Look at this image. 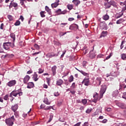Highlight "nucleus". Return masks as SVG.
Segmentation results:
<instances>
[{"label": "nucleus", "instance_id": "obj_1", "mask_svg": "<svg viewBox=\"0 0 126 126\" xmlns=\"http://www.w3.org/2000/svg\"><path fill=\"white\" fill-rule=\"evenodd\" d=\"M15 121V119H14V116H12L10 118L6 119L5 120V123L7 126H13V124L14 121Z\"/></svg>", "mask_w": 126, "mask_h": 126}, {"label": "nucleus", "instance_id": "obj_2", "mask_svg": "<svg viewBox=\"0 0 126 126\" xmlns=\"http://www.w3.org/2000/svg\"><path fill=\"white\" fill-rule=\"evenodd\" d=\"M17 95H19V96H21V95H22L21 89H19L17 91H13L10 94V97H12V96H14V97H17Z\"/></svg>", "mask_w": 126, "mask_h": 126}, {"label": "nucleus", "instance_id": "obj_3", "mask_svg": "<svg viewBox=\"0 0 126 126\" xmlns=\"http://www.w3.org/2000/svg\"><path fill=\"white\" fill-rule=\"evenodd\" d=\"M106 90H107V86L103 85L102 86L101 89L100 90V98H102L103 97V95L105 94V92H106Z\"/></svg>", "mask_w": 126, "mask_h": 126}, {"label": "nucleus", "instance_id": "obj_4", "mask_svg": "<svg viewBox=\"0 0 126 126\" xmlns=\"http://www.w3.org/2000/svg\"><path fill=\"white\" fill-rule=\"evenodd\" d=\"M16 84V81L15 80H13L10 81L6 84L7 86L9 87H12V86H14V85Z\"/></svg>", "mask_w": 126, "mask_h": 126}, {"label": "nucleus", "instance_id": "obj_5", "mask_svg": "<svg viewBox=\"0 0 126 126\" xmlns=\"http://www.w3.org/2000/svg\"><path fill=\"white\" fill-rule=\"evenodd\" d=\"M83 83H84V85H85V86H89V83H90L89 79V78L84 79V80L82 82V84H83Z\"/></svg>", "mask_w": 126, "mask_h": 126}, {"label": "nucleus", "instance_id": "obj_6", "mask_svg": "<svg viewBox=\"0 0 126 126\" xmlns=\"http://www.w3.org/2000/svg\"><path fill=\"white\" fill-rule=\"evenodd\" d=\"M94 99H93V102L94 103H97V101H98V98L99 97V94L97 93H95L94 95Z\"/></svg>", "mask_w": 126, "mask_h": 126}, {"label": "nucleus", "instance_id": "obj_7", "mask_svg": "<svg viewBox=\"0 0 126 126\" xmlns=\"http://www.w3.org/2000/svg\"><path fill=\"white\" fill-rule=\"evenodd\" d=\"M3 49H4L5 50H6L7 51H8V50H9V42H4L3 44Z\"/></svg>", "mask_w": 126, "mask_h": 126}, {"label": "nucleus", "instance_id": "obj_8", "mask_svg": "<svg viewBox=\"0 0 126 126\" xmlns=\"http://www.w3.org/2000/svg\"><path fill=\"white\" fill-rule=\"evenodd\" d=\"M117 105L118 107L121 108V109H126V105L124 103L118 102L117 103Z\"/></svg>", "mask_w": 126, "mask_h": 126}, {"label": "nucleus", "instance_id": "obj_9", "mask_svg": "<svg viewBox=\"0 0 126 126\" xmlns=\"http://www.w3.org/2000/svg\"><path fill=\"white\" fill-rule=\"evenodd\" d=\"M60 2V0H56V1L51 4V7H52V8H56L57 7V6H58V5H59V3Z\"/></svg>", "mask_w": 126, "mask_h": 126}, {"label": "nucleus", "instance_id": "obj_10", "mask_svg": "<svg viewBox=\"0 0 126 126\" xmlns=\"http://www.w3.org/2000/svg\"><path fill=\"white\" fill-rule=\"evenodd\" d=\"M75 69H76V70H78V71L80 72V73L83 74V75H84V76H88V75H89V73H86V72H84V71H83V70H80L78 69L77 68H75Z\"/></svg>", "mask_w": 126, "mask_h": 126}, {"label": "nucleus", "instance_id": "obj_11", "mask_svg": "<svg viewBox=\"0 0 126 126\" xmlns=\"http://www.w3.org/2000/svg\"><path fill=\"white\" fill-rule=\"evenodd\" d=\"M100 27L102 28V29H104V30H107L108 29L107 25L104 23H100Z\"/></svg>", "mask_w": 126, "mask_h": 126}, {"label": "nucleus", "instance_id": "obj_12", "mask_svg": "<svg viewBox=\"0 0 126 126\" xmlns=\"http://www.w3.org/2000/svg\"><path fill=\"white\" fill-rule=\"evenodd\" d=\"M18 4L17 3H14L11 1V2L10 3V5H9V8H11V7H17Z\"/></svg>", "mask_w": 126, "mask_h": 126}, {"label": "nucleus", "instance_id": "obj_13", "mask_svg": "<svg viewBox=\"0 0 126 126\" xmlns=\"http://www.w3.org/2000/svg\"><path fill=\"white\" fill-rule=\"evenodd\" d=\"M96 55H95V53L93 52V51L92 50L90 51V53H89V57L91 59H94V58H95Z\"/></svg>", "mask_w": 126, "mask_h": 126}, {"label": "nucleus", "instance_id": "obj_14", "mask_svg": "<svg viewBox=\"0 0 126 126\" xmlns=\"http://www.w3.org/2000/svg\"><path fill=\"white\" fill-rule=\"evenodd\" d=\"M102 81V78L98 77L96 79V82L97 85H101V82Z\"/></svg>", "mask_w": 126, "mask_h": 126}, {"label": "nucleus", "instance_id": "obj_15", "mask_svg": "<svg viewBox=\"0 0 126 126\" xmlns=\"http://www.w3.org/2000/svg\"><path fill=\"white\" fill-rule=\"evenodd\" d=\"M18 109V105L15 104L14 105H12L11 107V110L13 112H16V110Z\"/></svg>", "mask_w": 126, "mask_h": 126}, {"label": "nucleus", "instance_id": "obj_16", "mask_svg": "<svg viewBox=\"0 0 126 126\" xmlns=\"http://www.w3.org/2000/svg\"><path fill=\"white\" fill-rule=\"evenodd\" d=\"M27 88L29 89H31V88H33L34 87V83L33 82H29L28 83Z\"/></svg>", "mask_w": 126, "mask_h": 126}, {"label": "nucleus", "instance_id": "obj_17", "mask_svg": "<svg viewBox=\"0 0 126 126\" xmlns=\"http://www.w3.org/2000/svg\"><path fill=\"white\" fill-rule=\"evenodd\" d=\"M29 79H30V77L28 75H27L24 78V83L26 84L28 81H29Z\"/></svg>", "mask_w": 126, "mask_h": 126}, {"label": "nucleus", "instance_id": "obj_18", "mask_svg": "<svg viewBox=\"0 0 126 126\" xmlns=\"http://www.w3.org/2000/svg\"><path fill=\"white\" fill-rule=\"evenodd\" d=\"M52 71L53 72V75H56V73H57L56 70H57V66L54 65L52 67Z\"/></svg>", "mask_w": 126, "mask_h": 126}, {"label": "nucleus", "instance_id": "obj_19", "mask_svg": "<svg viewBox=\"0 0 126 126\" xmlns=\"http://www.w3.org/2000/svg\"><path fill=\"white\" fill-rule=\"evenodd\" d=\"M63 81L62 79H59L57 81L56 84L58 85V86H61V85H63Z\"/></svg>", "mask_w": 126, "mask_h": 126}, {"label": "nucleus", "instance_id": "obj_20", "mask_svg": "<svg viewBox=\"0 0 126 126\" xmlns=\"http://www.w3.org/2000/svg\"><path fill=\"white\" fill-rule=\"evenodd\" d=\"M104 5L105 7V9L110 8L111 7V4H110V2L108 1L107 2H105Z\"/></svg>", "mask_w": 126, "mask_h": 126}, {"label": "nucleus", "instance_id": "obj_21", "mask_svg": "<svg viewBox=\"0 0 126 126\" xmlns=\"http://www.w3.org/2000/svg\"><path fill=\"white\" fill-rule=\"evenodd\" d=\"M109 3L110 4V6L111 5H113V6H114V7H117V3H116V2L114 0H111L109 1Z\"/></svg>", "mask_w": 126, "mask_h": 126}, {"label": "nucleus", "instance_id": "obj_22", "mask_svg": "<svg viewBox=\"0 0 126 126\" xmlns=\"http://www.w3.org/2000/svg\"><path fill=\"white\" fill-rule=\"evenodd\" d=\"M107 31H102L100 34V38H102V37H106V36L107 35Z\"/></svg>", "mask_w": 126, "mask_h": 126}, {"label": "nucleus", "instance_id": "obj_23", "mask_svg": "<svg viewBox=\"0 0 126 126\" xmlns=\"http://www.w3.org/2000/svg\"><path fill=\"white\" fill-rule=\"evenodd\" d=\"M32 79H33L34 81H37L38 80V75L36 73H34L32 77Z\"/></svg>", "mask_w": 126, "mask_h": 126}, {"label": "nucleus", "instance_id": "obj_24", "mask_svg": "<svg viewBox=\"0 0 126 126\" xmlns=\"http://www.w3.org/2000/svg\"><path fill=\"white\" fill-rule=\"evenodd\" d=\"M43 102L46 105H51V101H49V99H48L47 98H44Z\"/></svg>", "mask_w": 126, "mask_h": 126}, {"label": "nucleus", "instance_id": "obj_25", "mask_svg": "<svg viewBox=\"0 0 126 126\" xmlns=\"http://www.w3.org/2000/svg\"><path fill=\"white\" fill-rule=\"evenodd\" d=\"M118 95H119V91H115L113 92V93L112 94L113 97H117L118 96Z\"/></svg>", "mask_w": 126, "mask_h": 126}, {"label": "nucleus", "instance_id": "obj_26", "mask_svg": "<svg viewBox=\"0 0 126 126\" xmlns=\"http://www.w3.org/2000/svg\"><path fill=\"white\" fill-rule=\"evenodd\" d=\"M124 21L125 20L123 18H122L117 21L116 23L117 24H121V23H123Z\"/></svg>", "mask_w": 126, "mask_h": 126}, {"label": "nucleus", "instance_id": "obj_27", "mask_svg": "<svg viewBox=\"0 0 126 126\" xmlns=\"http://www.w3.org/2000/svg\"><path fill=\"white\" fill-rule=\"evenodd\" d=\"M71 27L73 28V29H74V28H76L77 29H78V25H76V24H73L71 25Z\"/></svg>", "mask_w": 126, "mask_h": 126}, {"label": "nucleus", "instance_id": "obj_28", "mask_svg": "<svg viewBox=\"0 0 126 126\" xmlns=\"http://www.w3.org/2000/svg\"><path fill=\"white\" fill-rule=\"evenodd\" d=\"M73 3H74L75 5H78V4L80 3V1L78 0H73Z\"/></svg>", "mask_w": 126, "mask_h": 126}, {"label": "nucleus", "instance_id": "obj_29", "mask_svg": "<svg viewBox=\"0 0 126 126\" xmlns=\"http://www.w3.org/2000/svg\"><path fill=\"white\" fill-rule=\"evenodd\" d=\"M103 20L107 21L109 19V15L106 14L102 17Z\"/></svg>", "mask_w": 126, "mask_h": 126}, {"label": "nucleus", "instance_id": "obj_30", "mask_svg": "<svg viewBox=\"0 0 126 126\" xmlns=\"http://www.w3.org/2000/svg\"><path fill=\"white\" fill-rule=\"evenodd\" d=\"M45 10L47 11V12L49 14H51V9L48 7V6H45Z\"/></svg>", "mask_w": 126, "mask_h": 126}, {"label": "nucleus", "instance_id": "obj_31", "mask_svg": "<svg viewBox=\"0 0 126 126\" xmlns=\"http://www.w3.org/2000/svg\"><path fill=\"white\" fill-rule=\"evenodd\" d=\"M11 38L13 39V41H15V34L12 33L10 35Z\"/></svg>", "mask_w": 126, "mask_h": 126}, {"label": "nucleus", "instance_id": "obj_32", "mask_svg": "<svg viewBox=\"0 0 126 126\" xmlns=\"http://www.w3.org/2000/svg\"><path fill=\"white\" fill-rule=\"evenodd\" d=\"M7 18L9 19V21H12V20H13V17L10 15L7 16Z\"/></svg>", "mask_w": 126, "mask_h": 126}, {"label": "nucleus", "instance_id": "obj_33", "mask_svg": "<svg viewBox=\"0 0 126 126\" xmlns=\"http://www.w3.org/2000/svg\"><path fill=\"white\" fill-rule=\"evenodd\" d=\"M67 7L68 9H69V10H71V9L73 8V6L72 5L68 4L67 5Z\"/></svg>", "mask_w": 126, "mask_h": 126}, {"label": "nucleus", "instance_id": "obj_34", "mask_svg": "<svg viewBox=\"0 0 126 126\" xmlns=\"http://www.w3.org/2000/svg\"><path fill=\"white\" fill-rule=\"evenodd\" d=\"M82 103L83 104V105H86V104H87V99H82Z\"/></svg>", "mask_w": 126, "mask_h": 126}, {"label": "nucleus", "instance_id": "obj_35", "mask_svg": "<svg viewBox=\"0 0 126 126\" xmlns=\"http://www.w3.org/2000/svg\"><path fill=\"white\" fill-rule=\"evenodd\" d=\"M53 118H54V115H50L49 119V120L48 121V123H51V121L53 120Z\"/></svg>", "mask_w": 126, "mask_h": 126}, {"label": "nucleus", "instance_id": "obj_36", "mask_svg": "<svg viewBox=\"0 0 126 126\" xmlns=\"http://www.w3.org/2000/svg\"><path fill=\"white\" fill-rule=\"evenodd\" d=\"M69 82H72V81H73V76L71 75L69 78V80H68Z\"/></svg>", "mask_w": 126, "mask_h": 126}, {"label": "nucleus", "instance_id": "obj_37", "mask_svg": "<svg viewBox=\"0 0 126 126\" xmlns=\"http://www.w3.org/2000/svg\"><path fill=\"white\" fill-rule=\"evenodd\" d=\"M14 25H15V26H19V25H20V21H19V20L16 21L14 24Z\"/></svg>", "mask_w": 126, "mask_h": 126}, {"label": "nucleus", "instance_id": "obj_38", "mask_svg": "<svg viewBox=\"0 0 126 126\" xmlns=\"http://www.w3.org/2000/svg\"><path fill=\"white\" fill-rule=\"evenodd\" d=\"M121 58L122 60H126V54H123L121 55Z\"/></svg>", "mask_w": 126, "mask_h": 126}, {"label": "nucleus", "instance_id": "obj_39", "mask_svg": "<svg viewBox=\"0 0 126 126\" xmlns=\"http://www.w3.org/2000/svg\"><path fill=\"white\" fill-rule=\"evenodd\" d=\"M24 2H27L26 0H20V4L21 5H23L24 4Z\"/></svg>", "mask_w": 126, "mask_h": 126}, {"label": "nucleus", "instance_id": "obj_40", "mask_svg": "<svg viewBox=\"0 0 126 126\" xmlns=\"http://www.w3.org/2000/svg\"><path fill=\"white\" fill-rule=\"evenodd\" d=\"M92 111V109H89V108H88V109H87V110L86 111V113H87V114H90V112H91Z\"/></svg>", "mask_w": 126, "mask_h": 126}, {"label": "nucleus", "instance_id": "obj_41", "mask_svg": "<svg viewBox=\"0 0 126 126\" xmlns=\"http://www.w3.org/2000/svg\"><path fill=\"white\" fill-rule=\"evenodd\" d=\"M34 47L36 49V50H39V49H40V46H39L37 44H35Z\"/></svg>", "mask_w": 126, "mask_h": 126}, {"label": "nucleus", "instance_id": "obj_42", "mask_svg": "<svg viewBox=\"0 0 126 126\" xmlns=\"http://www.w3.org/2000/svg\"><path fill=\"white\" fill-rule=\"evenodd\" d=\"M70 88H71L72 89H74V88H75V83H73L72 84V85L70 87Z\"/></svg>", "mask_w": 126, "mask_h": 126}, {"label": "nucleus", "instance_id": "obj_43", "mask_svg": "<svg viewBox=\"0 0 126 126\" xmlns=\"http://www.w3.org/2000/svg\"><path fill=\"white\" fill-rule=\"evenodd\" d=\"M123 14H124V13L123 12L120 13L119 16H116V18L118 19V18H120V17H122Z\"/></svg>", "mask_w": 126, "mask_h": 126}, {"label": "nucleus", "instance_id": "obj_44", "mask_svg": "<svg viewBox=\"0 0 126 126\" xmlns=\"http://www.w3.org/2000/svg\"><path fill=\"white\" fill-rule=\"evenodd\" d=\"M4 100L6 101L8 99V94H6L4 97H3Z\"/></svg>", "mask_w": 126, "mask_h": 126}, {"label": "nucleus", "instance_id": "obj_45", "mask_svg": "<svg viewBox=\"0 0 126 126\" xmlns=\"http://www.w3.org/2000/svg\"><path fill=\"white\" fill-rule=\"evenodd\" d=\"M9 47H11V48H13L14 47V43H12L11 42H9Z\"/></svg>", "mask_w": 126, "mask_h": 126}, {"label": "nucleus", "instance_id": "obj_46", "mask_svg": "<svg viewBox=\"0 0 126 126\" xmlns=\"http://www.w3.org/2000/svg\"><path fill=\"white\" fill-rule=\"evenodd\" d=\"M59 95H60V93H58V92H56L54 93V96L55 97H58V96H59Z\"/></svg>", "mask_w": 126, "mask_h": 126}, {"label": "nucleus", "instance_id": "obj_47", "mask_svg": "<svg viewBox=\"0 0 126 126\" xmlns=\"http://www.w3.org/2000/svg\"><path fill=\"white\" fill-rule=\"evenodd\" d=\"M44 72V70L42 68H39L38 71V73H43Z\"/></svg>", "mask_w": 126, "mask_h": 126}, {"label": "nucleus", "instance_id": "obj_48", "mask_svg": "<svg viewBox=\"0 0 126 126\" xmlns=\"http://www.w3.org/2000/svg\"><path fill=\"white\" fill-rule=\"evenodd\" d=\"M122 98H123V99H126V92L123 93Z\"/></svg>", "mask_w": 126, "mask_h": 126}, {"label": "nucleus", "instance_id": "obj_49", "mask_svg": "<svg viewBox=\"0 0 126 126\" xmlns=\"http://www.w3.org/2000/svg\"><path fill=\"white\" fill-rule=\"evenodd\" d=\"M52 108V106H47L44 108V110H51Z\"/></svg>", "mask_w": 126, "mask_h": 126}, {"label": "nucleus", "instance_id": "obj_50", "mask_svg": "<svg viewBox=\"0 0 126 126\" xmlns=\"http://www.w3.org/2000/svg\"><path fill=\"white\" fill-rule=\"evenodd\" d=\"M40 13L41 17H45V14H44V11H41Z\"/></svg>", "mask_w": 126, "mask_h": 126}, {"label": "nucleus", "instance_id": "obj_51", "mask_svg": "<svg viewBox=\"0 0 126 126\" xmlns=\"http://www.w3.org/2000/svg\"><path fill=\"white\" fill-rule=\"evenodd\" d=\"M114 73L115 74V76H118V75H120V72H119V71L114 72Z\"/></svg>", "mask_w": 126, "mask_h": 126}, {"label": "nucleus", "instance_id": "obj_52", "mask_svg": "<svg viewBox=\"0 0 126 126\" xmlns=\"http://www.w3.org/2000/svg\"><path fill=\"white\" fill-rule=\"evenodd\" d=\"M124 44H125V41H123L121 43V45L120 46V48L122 50V49H123V48H124V46H123V45H124Z\"/></svg>", "mask_w": 126, "mask_h": 126}, {"label": "nucleus", "instance_id": "obj_53", "mask_svg": "<svg viewBox=\"0 0 126 126\" xmlns=\"http://www.w3.org/2000/svg\"><path fill=\"white\" fill-rule=\"evenodd\" d=\"M41 52H35L32 54V56H36V55H39Z\"/></svg>", "mask_w": 126, "mask_h": 126}, {"label": "nucleus", "instance_id": "obj_54", "mask_svg": "<svg viewBox=\"0 0 126 126\" xmlns=\"http://www.w3.org/2000/svg\"><path fill=\"white\" fill-rule=\"evenodd\" d=\"M70 92L72 95H74V94H75V91H74V90L72 91L70 90Z\"/></svg>", "mask_w": 126, "mask_h": 126}, {"label": "nucleus", "instance_id": "obj_55", "mask_svg": "<svg viewBox=\"0 0 126 126\" xmlns=\"http://www.w3.org/2000/svg\"><path fill=\"white\" fill-rule=\"evenodd\" d=\"M80 125H81V122H79L74 125L73 126H80Z\"/></svg>", "mask_w": 126, "mask_h": 126}, {"label": "nucleus", "instance_id": "obj_56", "mask_svg": "<svg viewBox=\"0 0 126 126\" xmlns=\"http://www.w3.org/2000/svg\"><path fill=\"white\" fill-rule=\"evenodd\" d=\"M111 57H112V53H110V55L106 58V60H109Z\"/></svg>", "mask_w": 126, "mask_h": 126}, {"label": "nucleus", "instance_id": "obj_57", "mask_svg": "<svg viewBox=\"0 0 126 126\" xmlns=\"http://www.w3.org/2000/svg\"><path fill=\"white\" fill-rule=\"evenodd\" d=\"M55 45H57V46H61V43L58 41L55 42Z\"/></svg>", "mask_w": 126, "mask_h": 126}, {"label": "nucleus", "instance_id": "obj_58", "mask_svg": "<svg viewBox=\"0 0 126 126\" xmlns=\"http://www.w3.org/2000/svg\"><path fill=\"white\" fill-rule=\"evenodd\" d=\"M66 52V51H63V54L61 55V58H63V56L65 54Z\"/></svg>", "mask_w": 126, "mask_h": 126}, {"label": "nucleus", "instance_id": "obj_59", "mask_svg": "<svg viewBox=\"0 0 126 126\" xmlns=\"http://www.w3.org/2000/svg\"><path fill=\"white\" fill-rule=\"evenodd\" d=\"M67 11L66 10H64L63 11L61 12V14H65Z\"/></svg>", "mask_w": 126, "mask_h": 126}, {"label": "nucleus", "instance_id": "obj_60", "mask_svg": "<svg viewBox=\"0 0 126 126\" xmlns=\"http://www.w3.org/2000/svg\"><path fill=\"white\" fill-rule=\"evenodd\" d=\"M68 20V21H73V20H74V18H69Z\"/></svg>", "mask_w": 126, "mask_h": 126}, {"label": "nucleus", "instance_id": "obj_61", "mask_svg": "<svg viewBox=\"0 0 126 126\" xmlns=\"http://www.w3.org/2000/svg\"><path fill=\"white\" fill-rule=\"evenodd\" d=\"M87 53H88V49L85 50V51H84L83 54L84 55H86Z\"/></svg>", "mask_w": 126, "mask_h": 126}, {"label": "nucleus", "instance_id": "obj_62", "mask_svg": "<svg viewBox=\"0 0 126 126\" xmlns=\"http://www.w3.org/2000/svg\"><path fill=\"white\" fill-rule=\"evenodd\" d=\"M116 126H126V125H123L122 123H119L116 125Z\"/></svg>", "mask_w": 126, "mask_h": 126}, {"label": "nucleus", "instance_id": "obj_63", "mask_svg": "<svg viewBox=\"0 0 126 126\" xmlns=\"http://www.w3.org/2000/svg\"><path fill=\"white\" fill-rule=\"evenodd\" d=\"M88 122H85L84 125H83V126H88Z\"/></svg>", "mask_w": 126, "mask_h": 126}, {"label": "nucleus", "instance_id": "obj_64", "mask_svg": "<svg viewBox=\"0 0 126 126\" xmlns=\"http://www.w3.org/2000/svg\"><path fill=\"white\" fill-rule=\"evenodd\" d=\"M19 19H21L22 21L23 22V21L24 20V18L22 16H20Z\"/></svg>", "mask_w": 126, "mask_h": 126}]
</instances>
